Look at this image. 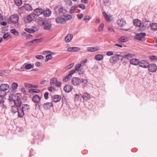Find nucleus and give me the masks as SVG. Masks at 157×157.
<instances>
[{"mask_svg":"<svg viewBox=\"0 0 157 157\" xmlns=\"http://www.w3.org/2000/svg\"><path fill=\"white\" fill-rule=\"evenodd\" d=\"M53 104L52 102H47L43 105V107L46 110H49L52 107Z\"/></svg>","mask_w":157,"mask_h":157,"instance_id":"obj_16","label":"nucleus"},{"mask_svg":"<svg viewBox=\"0 0 157 157\" xmlns=\"http://www.w3.org/2000/svg\"><path fill=\"white\" fill-rule=\"evenodd\" d=\"M130 63L133 65H137L139 63V59L136 58H133L130 60Z\"/></svg>","mask_w":157,"mask_h":157,"instance_id":"obj_22","label":"nucleus"},{"mask_svg":"<svg viewBox=\"0 0 157 157\" xmlns=\"http://www.w3.org/2000/svg\"><path fill=\"white\" fill-rule=\"evenodd\" d=\"M139 66L140 67L144 68H147L148 65L149 63L147 61L145 60H142L139 62Z\"/></svg>","mask_w":157,"mask_h":157,"instance_id":"obj_8","label":"nucleus"},{"mask_svg":"<svg viewBox=\"0 0 157 157\" xmlns=\"http://www.w3.org/2000/svg\"><path fill=\"white\" fill-rule=\"evenodd\" d=\"M9 87V86L8 84H2L0 86V89L2 91L5 92L8 90Z\"/></svg>","mask_w":157,"mask_h":157,"instance_id":"obj_14","label":"nucleus"},{"mask_svg":"<svg viewBox=\"0 0 157 157\" xmlns=\"http://www.w3.org/2000/svg\"><path fill=\"white\" fill-rule=\"evenodd\" d=\"M72 18V17L70 15L66 14L63 16V18L64 20V22L68 20H71Z\"/></svg>","mask_w":157,"mask_h":157,"instance_id":"obj_26","label":"nucleus"},{"mask_svg":"<svg viewBox=\"0 0 157 157\" xmlns=\"http://www.w3.org/2000/svg\"><path fill=\"white\" fill-rule=\"evenodd\" d=\"M90 19V17L89 16H86L84 18V21H86V20L89 21Z\"/></svg>","mask_w":157,"mask_h":157,"instance_id":"obj_60","label":"nucleus"},{"mask_svg":"<svg viewBox=\"0 0 157 157\" xmlns=\"http://www.w3.org/2000/svg\"><path fill=\"white\" fill-rule=\"evenodd\" d=\"M36 58L40 60H43L44 58V57L42 55L36 56Z\"/></svg>","mask_w":157,"mask_h":157,"instance_id":"obj_51","label":"nucleus"},{"mask_svg":"<svg viewBox=\"0 0 157 157\" xmlns=\"http://www.w3.org/2000/svg\"><path fill=\"white\" fill-rule=\"evenodd\" d=\"M56 21L58 23H64L63 17H57L56 19Z\"/></svg>","mask_w":157,"mask_h":157,"instance_id":"obj_28","label":"nucleus"},{"mask_svg":"<svg viewBox=\"0 0 157 157\" xmlns=\"http://www.w3.org/2000/svg\"><path fill=\"white\" fill-rule=\"evenodd\" d=\"M149 59L151 60L154 61L155 62L157 63V57L155 56H151L149 57Z\"/></svg>","mask_w":157,"mask_h":157,"instance_id":"obj_39","label":"nucleus"},{"mask_svg":"<svg viewBox=\"0 0 157 157\" xmlns=\"http://www.w3.org/2000/svg\"><path fill=\"white\" fill-rule=\"evenodd\" d=\"M64 1L66 5H68L70 6H72V2L71 0H65Z\"/></svg>","mask_w":157,"mask_h":157,"instance_id":"obj_40","label":"nucleus"},{"mask_svg":"<svg viewBox=\"0 0 157 157\" xmlns=\"http://www.w3.org/2000/svg\"><path fill=\"white\" fill-rule=\"evenodd\" d=\"M136 39L138 40H142V39L146 36L145 33H140L136 35Z\"/></svg>","mask_w":157,"mask_h":157,"instance_id":"obj_15","label":"nucleus"},{"mask_svg":"<svg viewBox=\"0 0 157 157\" xmlns=\"http://www.w3.org/2000/svg\"><path fill=\"white\" fill-rule=\"evenodd\" d=\"M113 52L112 51H109L108 52L106 53V55L107 56H112L113 55Z\"/></svg>","mask_w":157,"mask_h":157,"instance_id":"obj_57","label":"nucleus"},{"mask_svg":"<svg viewBox=\"0 0 157 157\" xmlns=\"http://www.w3.org/2000/svg\"><path fill=\"white\" fill-rule=\"evenodd\" d=\"M38 23L39 25H44V29L45 30H50L52 27V25L50 22L47 21L45 20V18L44 17H40L38 19Z\"/></svg>","mask_w":157,"mask_h":157,"instance_id":"obj_1","label":"nucleus"},{"mask_svg":"<svg viewBox=\"0 0 157 157\" xmlns=\"http://www.w3.org/2000/svg\"><path fill=\"white\" fill-rule=\"evenodd\" d=\"M9 19L12 23L15 24L17 23L18 21L19 16L17 14H14L10 16Z\"/></svg>","mask_w":157,"mask_h":157,"instance_id":"obj_4","label":"nucleus"},{"mask_svg":"<svg viewBox=\"0 0 157 157\" xmlns=\"http://www.w3.org/2000/svg\"><path fill=\"white\" fill-rule=\"evenodd\" d=\"M17 98V96L13 94H10L9 95V100L10 101H14Z\"/></svg>","mask_w":157,"mask_h":157,"instance_id":"obj_27","label":"nucleus"},{"mask_svg":"<svg viewBox=\"0 0 157 157\" xmlns=\"http://www.w3.org/2000/svg\"><path fill=\"white\" fill-rule=\"evenodd\" d=\"M78 6L77 5H74L72 6L70 9V13L71 14L74 13L75 12V9L77 8Z\"/></svg>","mask_w":157,"mask_h":157,"instance_id":"obj_32","label":"nucleus"},{"mask_svg":"<svg viewBox=\"0 0 157 157\" xmlns=\"http://www.w3.org/2000/svg\"><path fill=\"white\" fill-rule=\"evenodd\" d=\"M72 87L71 86L69 85H66L64 87L63 89L66 92H69L71 91L72 90Z\"/></svg>","mask_w":157,"mask_h":157,"instance_id":"obj_23","label":"nucleus"},{"mask_svg":"<svg viewBox=\"0 0 157 157\" xmlns=\"http://www.w3.org/2000/svg\"><path fill=\"white\" fill-rule=\"evenodd\" d=\"M103 55L101 54H98L95 56V59L98 61L101 60L103 59Z\"/></svg>","mask_w":157,"mask_h":157,"instance_id":"obj_29","label":"nucleus"},{"mask_svg":"<svg viewBox=\"0 0 157 157\" xmlns=\"http://www.w3.org/2000/svg\"><path fill=\"white\" fill-rule=\"evenodd\" d=\"M104 26V24L103 23H101L100 24L99 26V30L100 31H102L103 29Z\"/></svg>","mask_w":157,"mask_h":157,"instance_id":"obj_47","label":"nucleus"},{"mask_svg":"<svg viewBox=\"0 0 157 157\" xmlns=\"http://www.w3.org/2000/svg\"><path fill=\"white\" fill-rule=\"evenodd\" d=\"M81 82L83 84H86L88 83V81L86 79L84 78L80 79L79 82Z\"/></svg>","mask_w":157,"mask_h":157,"instance_id":"obj_41","label":"nucleus"},{"mask_svg":"<svg viewBox=\"0 0 157 157\" xmlns=\"http://www.w3.org/2000/svg\"><path fill=\"white\" fill-rule=\"evenodd\" d=\"M74 65V63H72L71 64H70L67 66L65 68V69L67 70H68L71 69L72 67H73Z\"/></svg>","mask_w":157,"mask_h":157,"instance_id":"obj_46","label":"nucleus"},{"mask_svg":"<svg viewBox=\"0 0 157 157\" xmlns=\"http://www.w3.org/2000/svg\"><path fill=\"white\" fill-rule=\"evenodd\" d=\"M59 7V10L58 11L59 13H61L63 12V8L62 6H58Z\"/></svg>","mask_w":157,"mask_h":157,"instance_id":"obj_52","label":"nucleus"},{"mask_svg":"<svg viewBox=\"0 0 157 157\" xmlns=\"http://www.w3.org/2000/svg\"><path fill=\"white\" fill-rule=\"evenodd\" d=\"M57 79L56 78H52L50 82V84L52 85H55L57 82Z\"/></svg>","mask_w":157,"mask_h":157,"instance_id":"obj_30","label":"nucleus"},{"mask_svg":"<svg viewBox=\"0 0 157 157\" xmlns=\"http://www.w3.org/2000/svg\"><path fill=\"white\" fill-rule=\"evenodd\" d=\"M99 47L98 46H94L91 47H88L87 48V51L90 52H94L99 50Z\"/></svg>","mask_w":157,"mask_h":157,"instance_id":"obj_13","label":"nucleus"},{"mask_svg":"<svg viewBox=\"0 0 157 157\" xmlns=\"http://www.w3.org/2000/svg\"><path fill=\"white\" fill-rule=\"evenodd\" d=\"M117 23L119 26L120 27H122L124 26L126 24L125 21L123 18L119 19L117 21Z\"/></svg>","mask_w":157,"mask_h":157,"instance_id":"obj_9","label":"nucleus"},{"mask_svg":"<svg viewBox=\"0 0 157 157\" xmlns=\"http://www.w3.org/2000/svg\"><path fill=\"white\" fill-rule=\"evenodd\" d=\"M52 13L51 11L49 9L43 11V14L42 17H48L51 15Z\"/></svg>","mask_w":157,"mask_h":157,"instance_id":"obj_20","label":"nucleus"},{"mask_svg":"<svg viewBox=\"0 0 157 157\" xmlns=\"http://www.w3.org/2000/svg\"><path fill=\"white\" fill-rule=\"evenodd\" d=\"M84 98L85 99H89L90 98V96L89 94H87V93H84L83 95Z\"/></svg>","mask_w":157,"mask_h":157,"instance_id":"obj_45","label":"nucleus"},{"mask_svg":"<svg viewBox=\"0 0 157 157\" xmlns=\"http://www.w3.org/2000/svg\"><path fill=\"white\" fill-rule=\"evenodd\" d=\"M80 50V49L78 47H71L67 48V50L69 52H78Z\"/></svg>","mask_w":157,"mask_h":157,"instance_id":"obj_21","label":"nucleus"},{"mask_svg":"<svg viewBox=\"0 0 157 157\" xmlns=\"http://www.w3.org/2000/svg\"><path fill=\"white\" fill-rule=\"evenodd\" d=\"M10 32L11 33H13L14 35L16 36H18L19 35V33L15 29H12L10 30Z\"/></svg>","mask_w":157,"mask_h":157,"instance_id":"obj_36","label":"nucleus"},{"mask_svg":"<svg viewBox=\"0 0 157 157\" xmlns=\"http://www.w3.org/2000/svg\"><path fill=\"white\" fill-rule=\"evenodd\" d=\"M147 67L149 71L152 72H155L157 69V66L153 63H149Z\"/></svg>","mask_w":157,"mask_h":157,"instance_id":"obj_5","label":"nucleus"},{"mask_svg":"<svg viewBox=\"0 0 157 157\" xmlns=\"http://www.w3.org/2000/svg\"><path fill=\"white\" fill-rule=\"evenodd\" d=\"M73 35L71 34H68L65 38V41L66 43L70 42L72 39Z\"/></svg>","mask_w":157,"mask_h":157,"instance_id":"obj_18","label":"nucleus"},{"mask_svg":"<svg viewBox=\"0 0 157 157\" xmlns=\"http://www.w3.org/2000/svg\"><path fill=\"white\" fill-rule=\"evenodd\" d=\"M77 16L78 19H80L83 17V14L82 13L78 14L77 15Z\"/></svg>","mask_w":157,"mask_h":157,"instance_id":"obj_56","label":"nucleus"},{"mask_svg":"<svg viewBox=\"0 0 157 157\" xmlns=\"http://www.w3.org/2000/svg\"><path fill=\"white\" fill-rule=\"evenodd\" d=\"M49 93L48 92H46L44 94V98L45 99H48V98Z\"/></svg>","mask_w":157,"mask_h":157,"instance_id":"obj_54","label":"nucleus"},{"mask_svg":"<svg viewBox=\"0 0 157 157\" xmlns=\"http://www.w3.org/2000/svg\"><path fill=\"white\" fill-rule=\"evenodd\" d=\"M50 53H51V54H54V53L53 52H51L49 51H44L43 52V54H49Z\"/></svg>","mask_w":157,"mask_h":157,"instance_id":"obj_61","label":"nucleus"},{"mask_svg":"<svg viewBox=\"0 0 157 157\" xmlns=\"http://www.w3.org/2000/svg\"><path fill=\"white\" fill-rule=\"evenodd\" d=\"M52 57V56L51 54H49L46 56V59L45 61L47 62L49 60H50Z\"/></svg>","mask_w":157,"mask_h":157,"instance_id":"obj_44","label":"nucleus"},{"mask_svg":"<svg viewBox=\"0 0 157 157\" xmlns=\"http://www.w3.org/2000/svg\"><path fill=\"white\" fill-rule=\"evenodd\" d=\"M61 98V96L59 95H55L52 97V100L54 102H57L60 101Z\"/></svg>","mask_w":157,"mask_h":157,"instance_id":"obj_11","label":"nucleus"},{"mask_svg":"<svg viewBox=\"0 0 157 157\" xmlns=\"http://www.w3.org/2000/svg\"><path fill=\"white\" fill-rule=\"evenodd\" d=\"M76 71V70H75L74 69H73L71 71L69 74V75L71 76V77H72V75H73Z\"/></svg>","mask_w":157,"mask_h":157,"instance_id":"obj_49","label":"nucleus"},{"mask_svg":"<svg viewBox=\"0 0 157 157\" xmlns=\"http://www.w3.org/2000/svg\"><path fill=\"white\" fill-rule=\"evenodd\" d=\"M79 7L83 10L85 9V6L83 4H81L79 6Z\"/></svg>","mask_w":157,"mask_h":157,"instance_id":"obj_58","label":"nucleus"},{"mask_svg":"<svg viewBox=\"0 0 157 157\" xmlns=\"http://www.w3.org/2000/svg\"><path fill=\"white\" fill-rule=\"evenodd\" d=\"M80 78L77 77H73L71 79V82L72 84L76 86L78 85L79 83Z\"/></svg>","mask_w":157,"mask_h":157,"instance_id":"obj_12","label":"nucleus"},{"mask_svg":"<svg viewBox=\"0 0 157 157\" xmlns=\"http://www.w3.org/2000/svg\"><path fill=\"white\" fill-rule=\"evenodd\" d=\"M15 105L17 107H20L21 105L22 102L21 98L17 96V98L14 101Z\"/></svg>","mask_w":157,"mask_h":157,"instance_id":"obj_10","label":"nucleus"},{"mask_svg":"<svg viewBox=\"0 0 157 157\" xmlns=\"http://www.w3.org/2000/svg\"><path fill=\"white\" fill-rule=\"evenodd\" d=\"M25 30L26 32L29 33H33L36 32L35 30L33 29L29 28H26L25 29Z\"/></svg>","mask_w":157,"mask_h":157,"instance_id":"obj_33","label":"nucleus"},{"mask_svg":"<svg viewBox=\"0 0 157 157\" xmlns=\"http://www.w3.org/2000/svg\"><path fill=\"white\" fill-rule=\"evenodd\" d=\"M71 78V76L69 75H67L63 79V81L64 82H67Z\"/></svg>","mask_w":157,"mask_h":157,"instance_id":"obj_37","label":"nucleus"},{"mask_svg":"<svg viewBox=\"0 0 157 157\" xmlns=\"http://www.w3.org/2000/svg\"><path fill=\"white\" fill-rule=\"evenodd\" d=\"M18 107H17L15 105L12 106L11 107V109H10L11 111L12 112L15 113H16L17 112L18 113V111L19 110L18 109Z\"/></svg>","mask_w":157,"mask_h":157,"instance_id":"obj_24","label":"nucleus"},{"mask_svg":"<svg viewBox=\"0 0 157 157\" xmlns=\"http://www.w3.org/2000/svg\"><path fill=\"white\" fill-rule=\"evenodd\" d=\"M61 83L60 82H58L57 81V82L56 83L55 85L56 86H57L58 87H60L61 86Z\"/></svg>","mask_w":157,"mask_h":157,"instance_id":"obj_55","label":"nucleus"},{"mask_svg":"<svg viewBox=\"0 0 157 157\" xmlns=\"http://www.w3.org/2000/svg\"><path fill=\"white\" fill-rule=\"evenodd\" d=\"M41 99V97L39 95L36 94L33 96L32 100L35 102L38 103L40 101Z\"/></svg>","mask_w":157,"mask_h":157,"instance_id":"obj_17","label":"nucleus"},{"mask_svg":"<svg viewBox=\"0 0 157 157\" xmlns=\"http://www.w3.org/2000/svg\"><path fill=\"white\" fill-rule=\"evenodd\" d=\"M25 67L26 69L29 70L32 68V66L31 64H27L25 65Z\"/></svg>","mask_w":157,"mask_h":157,"instance_id":"obj_43","label":"nucleus"},{"mask_svg":"<svg viewBox=\"0 0 157 157\" xmlns=\"http://www.w3.org/2000/svg\"><path fill=\"white\" fill-rule=\"evenodd\" d=\"M36 16L35 13H31L27 15L26 19L28 23H30L36 20Z\"/></svg>","mask_w":157,"mask_h":157,"instance_id":"obj_3","label":"nucleus"},{"mask_svg":"<svg viewBox=\"0 0 157 157\" xmlns=\"http://www.w3.org/2000/svg\"><path fill=\"white\" fill-rule=\"evenodd\" d=\"M82 97V96L80 94H76L75 97V99H78L79 98H81Z\"/></svg>","mask_w":157,"mask_h":157,"instance_id":"obj_53","label":"nucleus"},{"mask_svg":"<svg viewBox=\"0 0 157 157\" xmlns=\"http://www.w3.org/2000/svg\"><path fill=\"white\" fill-rule=\"evenodd\" d=\"M120 42L123 43L125 42L128 40L127 38L124 36H122L119 39Z\"/></svg>","mask_w":157,"mask_h":157,"instance_id":"obj_31","label":"nucleus"},{"mask_svg":"<svg viewBox=\"0 0 157 157\" xmlns=\"http://www.w3.org/2000/svg\"><path fill=\"white\" fill-rule=\"evenodd\" d=\"M25 86L26 87H28L29 88H32V85L30 84H25Z\"/></svg>","mask_w":157,"mask_h":157,"instance_id":"obj_63","label":"nucleus"},{"mask_svg":"<svg viewBox=\"0 0 157 157\" xmlns=\"http://www.w3.org/2000/svg\"><path fill=\"white\" fill-rule=\"evenodd\" d=\"M120 59L119 57L115 55V56H113L110 57L109 59V62L112 63H114L117 62L119 61Z\"/></svg>","mask_w":157,"mask_h":157,"instance_id":"obj_7","label":"nucleus"},{"mask_svg":"<svg viewBox=\"0 0 157 157\" xmlns=\"http://www.w3.org/2000/svg\"><path fill=\"white\" fill-rule=\"evenodd\" d=\"M18 84L17 83L13 82L12 85V87L13 90L16 89L18 87Z\"/></svg>","mask_w":157,"mask_h":157,"instance_id":"obj_42","label":"nucleus"},{"mask_svg":"<svg viewBox=\"0 0 157 157\" xmlns=\"http://www.w3.org/2000/svg\"><path fill=\"white\" fill-rule=\"evenodd\" d=\"M81 65L80 64H77L75 66V70H76V71H79V69L81 67Z\"/></svg>","mask_w":157,"mask_h":157,"instance_id":"obj_48","label":"nucleus"},{"mask_svg":"<svg viewBox=\"0 0 157 157\" xmlns=\"http://www.w3.org/2000/svg\"><path fill=\"white\" fill-rule=\"evenodd\" d=\"M123 56L124 55L125 56H130V54H128V53L125 52H122Z\"/></svg>","mask_w":157,"mask_h":157,"instance_id":"obj_59","label":"nucleus"},{"mask_svg":"<svg viewBox=\"0 0 157 157\" xmlns=\"http://www.w3.org/2000/svg\"><path fill=\"white\" fill-rule=\"evenodd\" d=\"M7 22L5 21H2L1 22V24L3 26H6L7 25Z\"/></svg>","mask_w":157,"mask_h":157,"instance_id":"obj_64","label":"nucleus"},{"mask_svg":"<svg viewBox=\"0 0 157 157\" xmlns=\"http://www.w3.org/2000/svg\"><path fill=\"white\" fill-rule=\"evenodd\" d=\"M43 10L41 8H36L34 10V12L36 13V14L38 17V19H39L40 17H42L43 14Z\"/></svg>","mask_w":157,"mask_h":157,"instance_id":"obj_6","label":"nucleus"},{"mask_svg":"<svg viewBox=\"0 0 157 157\" xmlns=\"http://www.w3.org/2000/svg\"><path fill=\"white\" fill-rule=\"evenodd\" d=\"M40 90L38 89H31L29 90V92L30 93H39L40 92Z\"/></svg>","mask_w":157,"mask_h":157,"instance_id":"obj_34","label":"nucleus"},{"mask_svg":"<svg viewBox=\"0 0 157 157\" xmlns=\"http://www.w3.org/2000/svg\"><path fill=\"white\" fill-rule=\"evenodd\" d=\"M30 109L29 105L27 104L22 105L21 108L18 111V117L21 118L25 113H27Z\"/></svg>","mask_w":157,"mask_h":157,"instance_id":"obj_2","label":"nucleus"},{"mask_svg":"<svg viewBox=\"0 0 157 157\" xmlns=\"http://www.w3.org/2000/svg\"><path fill=\"white\" fill-rule=\"evenodd\" d=\"M134 25L136 27H140L141 25V22L139 20L137 19L133 21Z\"/></svg>","mask_w":157,"mask_h":157,"instance_id":"obj_25","label":"nucleus"},{"mask_svg":"<svg viewBox=\"0 0 157 157\" xmlns=\"http://www.w3.org/2000/svg\"><path fill=\"white\" fill-rule=\"evenodd\" d=\"M10 33L7 32L5 33L3 36V38L4 39H6L7 38L10 36Z\"/></svg>","mask_w":157,"mask_h":157,"instance_id":"obj_50","label":"nucleus"},{"mask_svg":"<svg viewBox=\"0 0 157 157\" xmlns=\"http://www.w3.org/2000/svg\"><path fill=\"white\" fill-rule=\"evenodd\" d=\"M151 28L153 30H155L157 29V23H152L151 25Z\"/></svg>","mask_w":157,"mask_h":157,"instance_id":"obj_35","label":"nucleus"},{"mask_svg":"<svg viewBox=\"0 0 157 157\" xmlns=\"http://www.w3.org/2000/svg\"><path fill=\"white\" fill-rule=\"evenodd\" d=\"M24 8L28 11H31L33 10L32 6L29 4H25L21 9Z\"/></svg>","mask_w":157,"mask_h":157,"instance_id":"obj_19","label":"nucleus"},{"mask_svg":"<svg viewBox=\"0 0 157 157\" xmlns=\"http://www.w3.org/2000/svg\"><path fill=\"white\" fill-rule=\"evenodd\" d=\"M14 2L17 6H20L22 4L21 0H14Z\"/></svg>","mask_w":157,"mask_h":157,"instance_id":"obj_38","label":"nucleus"},{"mask_svg":"<svg viewBox=\"0 0 157 157\" xmlns=\"http://www.w3.org/2000/svg\"><path fill=\"white\" fill-rule=\"evenodd\" d=\"M48 90L49 91H52L53 90H55V88L53 87H50L48 88Z\"/></svg>","mask_w":157,"mask_h":157,"instance_id":"obj_62","label":"nucleus"}]
</instances>
